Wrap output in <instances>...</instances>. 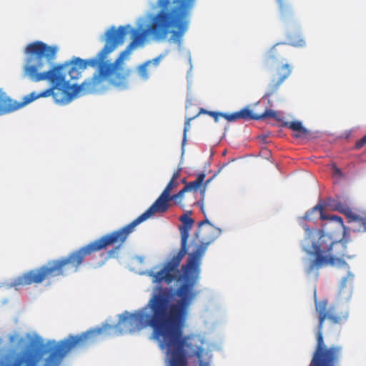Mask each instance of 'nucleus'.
Masks as SVG:
<instances>
[{
	"mask_svg": "<svg viewBox=\"0 0 366 366\" xmlns=\"http://www.w3.org/2000/svg\"><path fill=\"white\" fill-rule=\"evenodd\" d=\"M292 71V67L288 63L275 66L271 74L266 96L269 97L277 92L280 86L291 75Z\"/></svg>",
	"mask_w": 366,
	"mask_h": 366,
	"instance_id": "6",
	"label": "nucleus"
},
{
	"mask_svg": "<svg viewBox=\"0 0 366 366\" xmlns=\"http://www.w3.org/2000/svg\"><path fill=\"white\" fill-rule=\"evenodd\" d=\"M146 307L119 317L115 329L121 334L153 329L162 348H166L167 366H209L203 361L204 348L199 339L183 335L188 310L193 300L170 302L172 290L159 286Z\"/></svg>",
	"mask_w": 366,
	"mask_h": 366,
	"instance_id": "1",
	"label": "nucleus"
},
{
	"mask_svg": "<svg viewBox=\"0 0 366 366\" xmlns=\"http://www.w3.org/2000/svg\"><path fill=\"white\" fill-rule=\"evenodd\" d=\"M334 174L335 175L339 176V177L342 175V173L341 170L339 168L336 167H334Z\"/></svg>",
	"mask_w": 366,
	"mask_h": 366,
	"instance_id": "24",
	"label": "nucleus"
},
{
	"mask_svg": "<svg viewBox=\"0 0 366 366\" xmlns=\"http://www.w3.org/2000/svg\"><path fill=\"white\" fill-rule=\"evenodd\" d=\"M159 59H160V57H157V58L151 60L152 64L157 66L159 63Z\"/></svg>",
	"mask_w": 366,
	"mask_h": 366,
	"instance_id": "25",
	"label": "nucleus"
},
{
	"mask_svg": "<svg viewBox=\"0 0 366 366\" xmlns=\"http://www.w3.org/2000/svg\"><path fill=\"white\" fill-rule=\"evenodd\" d=\"M285 126L293 132H297L293 135L295 138L306 137L309 135L310 132L300 121L287 122L285 123Z\"/></svg>",
	"mask_w": 366,
	"mask_h": 366,
	"instance_id": "11",
	"label": "nucleus"
},
{
	"mask_svg": "<svg viewBox=\"0 0 366 366\" xmlns=\"http://www.w3.org/2000/svg\"><path fill=\"white\" fill-rule=\"evenodd\" d=\"M152 64V61H147L140 65L137 71L139 75V76L143 79H147L149 75V71L148 69V67Z\"/></svg>",
	"mask_w": 366,
	"mask_h": 366,
	"instance_id": "16",
	"label": "nucleus"
},
{
	"mask_svg": "<svg viewBox=\"0 0 366 366\" xmlns=\"http://www.w3.org/2000/svg\"><path fill=\"white\" fill-rule=\"evenodd\" d=\"M349 223H354L355 224V230L360 232H366V212H362L360 214H353Z\"/></svg>",
	"mask_w": 366,
	"mask_h": 366,
	"instance_id": "13",
	"label": "nucleus"
},
{
	"mask_svg": "<svg viewBox=\"0 0 366 366\" xmlns=\"http://www.w3.org/2000/svg\"><path fill=\"white\" fill-rule=\"evenodd\" d=\"M317 239L312 234H308L302 246L303 250L310 257L305 261V272L307 275H319V270L327 266L348 267L345 259H352L355 255L350 254L347 250L346 239L335 241L330 234L322 231L316 232Z\"/></svg>",
	"mask_w": 366,
	"mask_h": 366,
	"instance_id": "4",
	"label": "nucleus"
},
{
	"mask_svg": "<svg viewBox=\"0 0 366 366\" xmlns=\"http://www.w3.org/2000/svg\"><path fill=\"white\" fill-rule=\"evenodd\" d=\"M325 207H328L332 211H338L339 212L345 214L350 220L354 212L350 207L349 203L346 199H341L340 198H328L325 202Z\"/></svg>",
	"mask_w": 366,
	"mask_h": 366,
	"instance_id": "9",
	"label": "nucleus"
},
{
	"mask_svg": "<svg viewBox=\"0 0 366 366\" xmlns=\"http://www.w3.org/2000/svg\"><path fill=\"white\" fill-rule=\"evenodd\" d=\"M179 175H180V169H178L177 171H176V172L173 174V175H172V177L171 179H172V180H174V181H177L178 178L179 177Z\"/></svg>",
	"mask_w": 366,
	"mask_h": 366,
	"instance_id": "23",
	"label": "nucleus"
},
{
	"mask_svg": "<svg viewBox=\"0 0 366 366\" xmlns=\"http://www.w3.org/2000/svg\"><path fill=\"white\" fill-rule=\"evenodd\" d=\"M353 279H354V274H352L351 272H348L347 277H344L342 280L341 290H343L344 287H346L347 280L352 281Z\"/></svg>",
	"mask_w": 366,
	"mask_h": 366,
	"instance_id": "20",
	"label": "nucleus"
},
{
	"mask_svg": "<svg viewBox=\"0 0 366 366\" xmlns=\"http://www.w3.org/2000/svg\"><path fill=\"white\" fill-rule=\"evenodd\" d=\"M251 109L248 108H244L239 112H234L232 114L222 113L221 117L224 118L228 122H235L237 119H242L244 120H250L251 117Z\"/></svg>",
	"mask_w": 366,
	"mask_h": 366,
	"instance_id": "12",
	"label": "nucleus"
},
{
	"mask_svg": "<svg viewBox=\"0 0 366 366\" xmlns=\"http://www.w3.org/2000/svg\"><path fill=\"white\" fill-rule=\"evenodd\" d=\"M250 116H251L250 120H252V119L260 120V119H265V118H267V117H271V118L274 119H278V114H277V112L274 111V110H272V109H266L261 114H254L252 112V111L251 110V115Z\"/></svg>",
	"mask_w": 366,
	"mask_h": 366,
	"instance_id": "14",
	"label": "nucleus"
},
{
	"mask_svg": "<svg viewBox=\"0 0 366 366\" xmlns=\"http://www.w3.org/2000/svg\"><path fill=\"white\" fill-rule=\"evenodd\" d=\"M182 183H184V184H186V183H187V182H186V179H183L182 180Z\"/></svg>",
	"mask_w": 366,
	"mask_h": 366,
	"instance_id": "26",
	"label": "nucleus"
},
{
	"mask_svg": "<svg viewBox=\"0 0 366 366\" xmlns=\"http://www.w3.org/2000/svg\"><path fill=\"white\" fill-rule=\"evenodd\" d=\"M304 228H305V230H307V231L308 230V227H304Z\"/></svg>",
	"mask_w": 366,
	"mask_h": 366,
	"instance_id": "28",
	"label": "nucleus"
},
{
	"mask_svg": "<svg viewBox=\"0 0 366 366\" xmlns=\"http://www.w3.org/2000/svg\"><path fill=\"white\" fill-rule=\"evenodd\" d=\"M212 179V178H211L209 179H207L205 182V184H204V186L203 189H201V191H200L201 192V196H202L201 200L197 202H194L193 203V204H197L199 205V207H200V209H201V210H202V213L204 214V216H206L205 212H204V194H205V187H206V185H207L210 182Z\"/></svg>",
	"mask_w": 366,
	"mask_h": 366,
	"instance_id": "19",
	"label": "nucleus"
},
{
	"mask_svg": "<svg viewBox=\"0 0 366 366\" xmlns=\"http://www.w3.org/2000/svg\"><path fill=\"white\" fill-rule=\"evenodd\" d=\"M179 220L182 223L179 227L181 248L177 254L164 262L159 271H149L148 275L152 277V282L157 285H170L174 281H183L184 283L175 291V295L179 297L177 300H193L196 296L194 286L199 278L202 258L208 245L215 237H207L202 233V226L207 224V232L213 229V226L207 219L201 221L198 224V229L195 234L196 238L200 239L199 242L197 243L196 240L193 239L191 246H194V248L191 252H188L189 230L193 226L194 220L188 214L181 216Z\"/></svg>",
	"mask_w": 366,
	"mask_h": 366,
	"instance_id": "2",
	"label": "nucleus"
},
{
	"mask_svg": "<svg viewBox=\"0 0 366 366\" xmlns=\"http://www.w3.org/2000/svg\"><path fill=\"white\" fill-rule=\"evenodd\" d=\"M290 44L293 46L300 47L305 44L304 39L301 35L292 34L289 36Z\"/></svg>",
	"mask_w": 366,
	"mask_h": 366,
	"instance_id": "17",
	"label": "nucleus"
},
{
	"mask_svg": "<svg viewBox=\"0 0 366 366\" xmlns=\"http://www.w3.org/2000/svg\"><path fill=\"white\" fill-rule=\"evenodd\" d=\"M179 185L178 181H174L172 179H170V181L167 183V186L165 187L162 193L164 194L167 196H172L171 192L176 187H177Z\"/></svg>",
	"mask_w": 366,
	"mask_h": 366,
	"instance_id": "18",
	"label": "nucleus"
},
{
	"mask_svg": "<svg viewBox=\"0 0 366 366\" xmlns=\"http://www.w3.org/2000/svg\"><path fill=\"white\" fill-rule=\"evenodd\" d=\"M202 112H207L204 109H201L200 112L197 114H196L192 117H188L186 119L185 122H184L183 138H182V147L186 144V142H187V133L190 129L191 121L192 119H194V118H196Z\"/></svg>",
	"mask_w": 366,
	"mask_h": 366,
	"instance_id": "15",
	"label": "nucleus"
},
{
	"mask_svg": "<svg viewBox=\"0 0 366 366\" xmlns=\"http://www.w3.org/2000/svg\"><path fill=\"white\" fill-rule=\"evenodd\" d=\"M323 210L324 206L319 203L305 213L304 219L311 221L319 216L322 220H330L331 222H336L340 227L344 226V222L341 217L337 215L325 214L323 213Z\"/></svg>",
	"mask_w": 366,
	"mask_h": 366,
	"instance_id": "7",
	"label": "nucleus"
},
{
	"mask_svg": "<svg viewBox=\"0 0 366 366\" xmlns=\"http://www.w3.org/2000/svg\"><path fill=\"white\" fill-rule=\"evenodd\" d=\"M196 0H194V4L195 3ZM280 3H281L282 0H277Z\"/></svg>",
	"mask_w": 366,
	"mask_h": 366,
	"instance_id": "27",
	"label": "nucleus"
},
{
	"mask_svg": "<svg viewBox=\"0 0 366 366\" xmlns=\"http://www.w3.org/2000/svg\"><path fill=\"white\" fill-rule=\"evenodd\" d=\"M209 114L210 116H212L214 119V120L216 122H217L219 117H221V114H222V113H221V112H209Z\"/></svg>",
	"mask_w": 366,
	"mask_h": 366,
	"instance_id": "22",
	"label": "nucleus"
},
{
	"mask_svg": "<svg viewBox=\"0 0 366 366\" xmlns=\"http://www.w3.org/2000/svg\"><path fill=\"white\" fill-rule=\"evenodd\" d=\"M287 44L278 43L273 46L265 56V61L268 64L274 65L282 62L287 54Z\"/></svg>",
	"mask_w": 366,
	"mask_h": 366,
	"instance_id": "8",
	"label": "nucleus"
},
{
	"mask_svg": "<svg viewBox=\"0 0 366 366\" xmlns=\"http://www.w3.org/2000/svg\"><path fill=\"white\" fill-rule=\"evenodd\" d=\"M366 144V135H364L360 139L355 143V149H360Z\"/></svg>",
	"mask_w": 366,
	"mask_h": 366,
	"instance_id": "21",
	"label": "nucleus"
},
{
	"mask_svg": "<svg viewBox=\"0 0 366 366\" xmlns=\"http://www.w3.org/2000/svg\"><path fill=\"white\" fill-rule=\"evenodd\" d=\"M315 311L318 324L316 328L317 345L310 366H338L342 355L341 346H332L326 348L324 344L322 329L325 320L332 325H342L349 317V312L335 304H329L326 299H315Z\"/></svg>",
	"mask_w": 366,
	"mask_h": 366,
	"instance_id": "5",
	"label": "nucleus"
},
{
	"mask_svg": "<svg viewBox=\"0 0 366 366\" xmlns=\"http://www.w3.org/2000/svg\"><path fill=\"white\" fill-rule=\"evenodd\" d=\"M205 176L206 175L204 172L198 174L194 181L186 183V185L180 191L175 194V197H177L179 200H180V204L182 207H184L185 205L184 202L185 193H196L202 185Z\"/></svg>",
	"mask_w": 366,
	"mask_h": 366,
	"instance_id": "10",
	"label": "nucleus"
},
{
	"mask_svg": "<svg viewBox=\"0 0 366 366\" xmlns=\"http://www.w3.org/2000/svg\"><path fill=\"white\" fill-rule=\"evenodd\" d=\"M179 204L180 200L175 197L167 196L162 193L155 202L140 216L124 227L115 230L89 244L70 252L67 256L49 261L40 267L31 269L17 277V290L20 287L32 284H40L44 280L59 276H67L76 272L83 264L86 257L92 253L106 249L114 244H122L128 235L139 224L147 220L156 213H164L169 207V202Z\"/></svg>",
	"mask_w": 366,
	"mask_h": 366,
	"instance_id": "3",
	"label": "nucleus"
}]
</instances>
